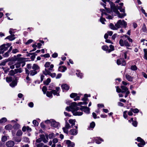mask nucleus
<instances>
[{"instance_id":"obj_26","label":"nucleus","mask_w":147,"mask_h":147,"mask_svg":"<svg viewBox=\"0 0 147 147\" xmlns=\"http://www.w3.org/2000/svg\"><path fill=\"white\" fill-rule=\"evenodd\" d=\"M125 77L127 80L129 81H132L133 78L129 75L127 74L125 75Z\"/></svg>"},{"instance_id":"obj_42","label":"nucleus","mask_w":147,"mask_h":147,"mask_svg":"<svg viewBox=\"0 0 147 147\" xmlns=\"http://www.w3.org/2000/svg\"><path fill=\"white\" fill-rule=\"evenodd\" d=\"M42 91L43 92L44 94H46L47 90V87L46 86H43L42 87Z\"/></svg>"},{"instance_id":"obj_16","label":"nucleus","mask_w":147,"mask_h":147,"mask_svg":"<svg viewBox=\"0 0 147 147\" xmlns=\"http://www.w3.org/2000/svg\"><path fill=\"white\" fill-rule=\"evenodd\" d=\"M15 144L14 141L10 140L7 142L6 143V145L8 147H12Z\"/></svg>"},{"instance_id":"obj_52","label":"nucleus","mask_w":147,"mask_h":147,"mask_svg":"<svg viewBox=\"0 0 147 147\" xmlns=\"http://www.w3.org/2000/svg\"><path fill=\"white\" fill-rule=\"evenodd\" d=\"M32 66L31 64H28L27 65V68L26 69H27L29 70H30L31 69V68H32Z\"/></svg>"},{"instance_id":"obj_56","label":"nucleus","mask_w":147,"mask_h":147,"mask_svg":"<svg viewBox=\"0 0 147 147\" xmlns=\"http://www.w3.org/2000/svg\"><path fill=\"white\" fill-rule=\"evenodd\" d=\"M3 70L4 71L5 73H7L8 71H9L10 70V69L9 68H5V67H3Z\"/></svg>"},{"instance_id":"obj_60","label":"nucleus","mask_w":147,"mask_h":147,"mask_svg":"<svg viewBox=\"0 0 147 147\" xmlns=\"http://www.w3.org/2000/svg\"><path fill=\"white\" fill-rule=\"evenodd\" d=\"M2 141V142H5L7 140V137L5 136H3L1 139Z\"/></svg>"},{"instance_id":"obj_33","label":"nucleus","mask_w":147,"mask_h":147,"mask_svg":"<svg viewBox=\"0 0 147 147\" xmlns=\"http://www.w3.org/2000/svg\"><path fill=\"white\" fill-rule=\"evenodd\" d=\"M110 49L108 50V53H109L112 51L114 50V48L113 46L112 45H110L109 46Z\"/></svg>"},{"instance_id":"obj_14","label":"nucleus","mask_w":147,"mask_h":147,"mask_svg":"<svg viewBox=\"0 0 147 147\" xmlns=\"http://www.w3.org/2000/svg\"><path fill=\"white\" fill-rule=\"evenodd\" d=\"M65 142L68 147H74L75 146V144L74 142H71L69 140H67Z\"/></svg>"},{"instance_id":"obj_54","label":"nucleus","mask_w":147,"mask_h":147,"mask_svg":"<svg viewBox=\"0 0 147 147\" xmlns=\"http://www.w3.org/2000/svg\"><path fill=\"white\" fill-rule=\"evenodd\" d=\"M100 21L102 24H105L104 22L106 21V20L104 18H101L100 19Z\"/></svg>"},{"instance_id":"obj_32","label":"nucleus","mask_w":147,"mask_h":147,"mask_svg":"<svg viewBox=\"0 0 147 147\" xmlns=\"http://www.w3.org/2000/svg\"><path fill=\"white\" fill-rule=\"evenodd\" d=\"M77 71L78 72L76 73V74L77 76L78 77H79L80 78H82L83 76L82 74L81 73H80V72L79 71V70H77Z\"/></svg>"},{"instance_id":"obj_12","label":"nucleus","mask_w":147,"mask_h":147,"mask_svg":"<svg viewBox=\"0 0 147 147\" xmlns=\"http://www.w3.org/2000/svg\"><path fill=\"white\" fill-rule=\"evenodd\" d=\"M60 88L59 87H57L55 90H51L52 94L54 95H56L57 96L59 95V92Z\"/></svg>"},{"instance_id":"obj_8","label":"nucleus","mask_w":147,"mask_h":147,"mask_svg":"<svg viewBox=\"0 0 147 147\" xmlns=\"http://www.w3.org/2000/svg\"><path fill=\"white\" fill-rule=\"evenodd\" d=\"M26 74H28V75H30V76H33L35 75L36 74L38 73V71H35L34 70H31L29 71L27 69H25Z\"/></svg>"},{"instance_id":"obj_46","label":"nucleus","mask_w":147,"mask_h":147,"mask_svg":"<svg viewBox=\"0 0 147 147\" xmlns=\"http://www.w3.org/2000/svg\"><path fill=\"white\" fill-rule=\"evenodd\" d=\"M131 109L134 113H137L139 112V110L137 109Z\"/></svg>"},{"instance_id":"obj_40","label":"nucleus","mask_w":147,"mask_h":147,"mask_svg":"<svg viewBox=\"0 0 147 147\" xmlns=\"http://www.w3.org/2000/svg\"><path fill=\"white\" fill-rule=\"evenodd\" d=\"M7 120L6 118L5 117H3L1 119H0V123H1L5 122L7 121Z\"/></svg>"},{"instance_id":"obj_59","label":"nucleus","mask_w":147,"mask_h":147,"mask_svg":"<svg viewBox=\"0 0 147 147\" xmlns=\"http://www.w3.org/2000/svg\"><path fill=\"white\" fill-rule=\"evenodd\" d=\"M127 111H125L123 113V116L125 119H126L127 117Z\"/></svg>"},{"instance_id":"obj_17","label":"nucleus","mask_w":147,"mask_h":147,"mask_svg":"<svg viewBox=\"0 0 147 147\" xmlns=\"http://www.w3.org/2000/svg\"><path fill=\"white\" fill-rule=\"evenodd\" d=\"M32 69L34 70L35 71H38V72L39 71L40 67L39 66L36 64H33L32 67Z\"/></svg>"},{"instance_id":"obj_21","label":"nucleus","mask_w":147,"mask_h":147,"mask_svg":"<svg viewBox=\"0 0 147 147\" xmlns=\"http://www.w3.org/2000/svg\"><path fill=\"white\" fill-rule=\"evenodd\" d=\"M69 122L71 124V127H72L75 125L76 120L75 119H71L69 120Z\"/></svg>"},{"instance_id":"obj_7","label":"nucleus","mask_w":147,"mask_h":147,"mask_svg":"<svg viewBox=\"0 0 147 147\" xmlns=\"http://www.w3.org/2000/svg\"><path fill=\"white\" fill-rule=\"evenodd\" d=\"M121 93H125V97L126 98L128 94H130V92L128 90V88L126 86H121Z\"/></svg>"},{"instance_id":"obj_1","label":"nucleus","mask_w":147,"mask_h":147,"mask_svg":"<svg viewBox=\"0 0 147 147\" xmlns=\"http://www.w3.org/2000/svg\"><path fill=\"white\" fill-rule=\"evenodd\" d=\"M77 103L76 102H72L70 107L71 109L73 115L75 116L81 115L83 114L82 112L78 111L79 110V108L77 107Z\"/></svg>"},{"instance_id":"obj_6","label":"nucleus","mask_w":147,"mask_h":147,"mask_svg":"<svg viewBox=\"0 0 147 147\" xmlns=\"http://www.w3.org/2000/svg\"><path fill=\"white\" fill-rule=\"evenodd\" d=\"M9 43L3 44L0 46V54H3L5 51H7L10 46Z\"/></svg>"},{"instance_id":"obj_11","label":"nucleus","mask_w":147,"mask_h":147,"mask_svg":"<svg viewBox=\"0 0 147 147\" xmlns=\"http://www.w3.org/2000/svg\"><path fill=\"white\" fill-rule=\"evenodd\" d=\"M109 3L112 8V10L117 14L119 13V12L118 10V9H117L114 6V4L111 2H110Z\"/></svg>"},{"instance_id":"obj_50","label":"nucleus","mask_w":147,"mask_h":147,"mask_svg":"<svg viewBox=\"0 0 147 147\" xmlns=\"http://www.w3.org/2000/svg\"><path fill=\"white\" fill-rule=\"evenodd\" d=\"M10 52L8 51L6 52L4 55L3 56L4 57H7L9 56V53Z\"/></svg>"},{"instance_id":"obj_43","label":"nucleus","mask_w":147,"mask_h":147,"mask_svg":"<svg viewBox=\"0 0 147 147\" xmlns=\"http://www.w3.org/2000/svg\"><path fill=\"white\" fill-rule=\"evenodd\" d=\"M13 127L15 129H18L20 127V125L18 123L15 124L13 125Z\"/></svg>"},{"instance_id":"obj_4","label":"nucleus","mask_w":147,"mask_h":147,"mask_svg":"<svg viewBox=\"0 0 147 147\" xmlns=\"http://www.w3.org/2000/svg\"><path fill=\"white\" fill-rule=\"evenodd\" d=\"M45 122L46 123H51V125L55 128L58 127L60 125L59 122H56L53 119L46 120Z\"/></svg>"},{"instance_id":"obj_39","label":"nucleus","mask_w":147,"mask_h":147,"mask_svg":"<svg viewBox=\"0 0 147 147\" xmlns=\"http://www.w3.org/2000/svg\"><path fill=\"white\" fill-rule=\"evenodd\" d=\"M22 132L21 130H18L17 132L16 135L17 136H21L22 134Z\"/></svg>"},{"instance_id":"obj_38","label":"nucleus","mask_w":147,"mask_h":147,"mask_svg":"<svg viewBox=\"0 0 147 147\" xmlns=\"http://www.w3.org/2000/svg\"><path fill=\"white\" fill-rule=\"evenodd\" d=\"M51 79L50 78H48L47 79L46 81L44 82V84L47 85L51 82Z\"/></svg>"},{"instance_id":"obj_48","label":"nucleus","mask_w":147,"mask_h":147,"mask_svg":"<svg viewBox=\"0 0 147 147\" xmlns=\"http://www.w3.org/2000/svg\"><path fill=\"white\" fill-rule=\"evenodd\" d=\"M144 57L145 59L147 60V50L146 49H144Z\"/></svg>"},{"instance_id":"obj_28","label":"nucleus","mask_w":147,"mask_h":147,"mask_svg":"<svg viewBox=\"0 0 147 147\" xmlns=\"http://www.w3.org/2000/svg\"><path fill=\"white\" fill-rule=\"evenodd\" d=\"M47 96L50 98H52L53 97L52 93V91L50 92L47 91L46 93Z\"/></svg>"},{"instance_id":"obj_53","label":"nucleus","mask_w":147,"mask_h":147,"mask_svg":"<svg viewBox=\"0 0 147 147\" xmlns=\"http://www.w3.org/2000/svg\"><path fill=\"white\" fill-rule=\"evenodd\" d=\"M131 69L132 70H136L137 69V68L135 65H132L131 67Z\"/></svg>"},{"instance_id":"obj_36","label":"nucleus","mask_w":147,"mask_h":147,"mask_svg":"<svg viewBox=\"0 0 147 147\" xmlns=\"http://www.w3.org/2000/svg\"><path fill=\"white\" fill-rule=\"evenodd\" d=\"M117 9L119 10L120 12H125V9L124 7H118Z\"/></svg>"},{"instance_id":"obj_58","label":"nucleus","mask_w":147,"mask_h":147,"mask_svg":"<svg viewBox=\"0 0 147 147\" xmlns=\"http://www.w3.org/2000/svg\"><path fill=\"white\" fill-rule=\"evenodd\" d=\"M138 123L136 121H132V124L135 127H136Z\"/></svg>"},{"instance_id":"obj_62","label":"nucleus","mask_w":147,"mask_h":147,"mask_svg":"<svg viewBox=\"0 0 147 147\" xmlns=\"http://www.w3.org/2000/svg\"><path fill=\"white\" fill-rule=\"evenodd\" d=\"M87 104V103L86 102H79L78 104V106H80L81 105H86Z\"/></svg>"},{"instance_id":"obj_61","label":"nucleus","mask_w":147,"mask_h":147,"mask_svg":"<svg viewBox=\"0 0 147 147\" xmlns=\"http://www.w3.org/2000/svg\"><path fill=\"white\" fill-rule=\"evenodd\" d=\"M29 75H28V74H27V76L26 78V82L27 83H30V79L29 77Z\"/></svg>"},{"instance_id":"obj_3","label":"nucleus","mask_w":147,"mask_h":147,"mask_svg":"<svg viewBox=\"0 0 147 147\" xmlns=\"http://www.w3.org/2000/svg\"><path fill=\"white\" fill-rule=\"evenodd\" d=\"M123 39H121L119 40V44L120 45L121 47L125 46L127 47V49H128L127 47L130 46V44L129 43L125 37H123Z\"/></svg>"},{"instance_id":"obj_25","label":"nucleus","mask_w":147,"mask_h":147,"mask_svg":"<svg viewBox=\"0 0 147 147\" xmlns=\"http://www.w3.org/2000/svg\"><path fill=\"white\" fill-rule=\"evenodd\" d=\"M13 128V126L9 124L6 125L5 127V129H6L9 130V131L11 130Z\"/></svg>"},{"instance_id":"obj_27","label":"nucleus","mask_w":147,"mask_h":147,"mask_svg":"<svg viewBox=\"0 0 147 147\" xmlns=\"http://www.w3.org/2000/svg\"><path fill=\"white\" fill-rule=\"evenodd\" d=\"M109 27L110 28L114 30H117L118 29L117 27L115 26L112 23H111L110 24Z\"/></svg>"},{"instance_id":"obj_29","label":"nucleus","mask_w":147,"mask_h":147,"mask_svg":"<svg viewBox=\"0 0 147 147\" xmlns=\"http://www.w3.org/2000/svg\"><path fill=\"white\" fill-rule=\"evenodd\" d=\"M17 85V83L16 80L12 81L10 84V86L12 87H13Z\"/></svg>"},{"instance_id":"obj_10","label":"nucleus","mask_w":147,"mask_h":147,"mask_svg":"<svg viewBox=\"0 0 147 147\" xmlns=\"http://www.w3.org/2000/svg\"><path fill=\"white\" fill-rule=\"evenodd\" d=\"M71 127V126L69 124L68 122H66L65 127L62 128L63 132L67 134L68 133V129L70 128Z\"/></svg>"},{"instance_id":"obj_49","label":"nucleus","mask_w":147,"mask_h":147,"mask_svg":"<svg viewBox=\"0 0 147 147\" xmlns=\"http://www.w3.org/2000/svg\"><path fill=\"white\" fill-rule=\"evenodd\" d=\"M122 61V59H117V63L118 65H120L121 64V62Z\"/></svg>"},{"instance_id":"obj_41","label":"nucleus","mask_w":147,"mask_h":147,"mask_svg":"<svg viewBox=\"0 0 147 147\" xmlns=\"http://www.w3.org/2000/svg\"><path fill=\"white\" fill-rule=\"evenodd\" d=\"M117 15H118V16L119 18H121L123 17L124 16H125L126 15V14L125 13H119L118 14H117Z\"/></svg>"},{"instance_id":"obj_31","label":"nucleus","mask_w":147,"mask_h":147,"mask_svg":"<svg viewBox=\"0 0 147 147\" xmlns=\"http://www.w3.org/2000/svg\"><path fill=\"white\" fill-rule=\"evenodd\" d=\"M8 61V60L7 59H5L3 61L0 63V66H4L5 65L6 63Z\"/></svg>"},{"instance_id":"obj_30","label":"nucleus","mask_w":147,"mask_h":147,"mask_svg":"<svg viewBox=\"0 0 147 147\" xmlns=\"http://www.w3.org/2000/svg\"><path fill=\"white\" fill-rule=\"evenodd\" d=\"M13 140L17 142H20L21 141V139L20 138L15 137L13 138Z\"/></svg>"},{"instance_id":"obj_37","label":"nucleus","mask_w":147,"mask_h":147,"mask_svg":"<svg viewBox=\"0 0 147 147\" xmlns=\"http://www.w3.org/2000/svg\"><path fill=\"white\" fill-rule=\"evenodd\" d=\"M102 49L105 51H107V52L108 53V50L109 49V47L106 45L103 46L102 47Z\"/></svg>"},{"instance_id":"obj_47","label":"nucleus","mask_w":147,"mask_h":147,"mask_svg":"<svg viewBox=\"0 0 147 147\" xmlns=\"http://www.w3.org/2000/svg\"><path fill=\"white\" fill-rule=\"evenodd\" d=\"M116 91L118 93L121 92L122 90L121 88H120L118 86L116 87Z\"/></svg>"},{"instance_id":"obj_15","label":"nucleus","mask_w":147,"mask_h":147,"mask_svg":"<svg viewBox=\"0 0 147 147\" xmlns=\"http://www.w3.org/2000/svg\"><path fill=\"white\" fill-rule=\"evenodd\" d=\"M69 134L72 135H76L78 134V130L76 129H72L69 131Z\"/></svg>"},{"instance_id":"obj_13","label":"nucleus","mask_w":147,"mask_h":147,"mask_svg":"<svg viewBox=\"0 0 147 147\" xmlns=\"http://www.w3.org/2000/svg\"><path fill=\"white\" fill-rule=\"evenodd\" d=\"M80 109L81 110L84 111L86 113L89 114L90 113V109L87 107L81 106Z\"/></svg>"},{"instance_id":"obj_19","label":"nucleus","mask_w":147,"mask_h":147,"mask_svg":"<svg viewBox=\"0 0 147 147\" xmlns=\"http://www.w3.org/2000/svg\"><path fill=\"white\" fill-rule=\"evenodd\" d=\"M63 90H67L69 89V86L67 84H63L61 86Z\"/></svg>"},{"instance_id":"obj_64","label":"nucleus","mask_w":147,"mask_h":147,"mask_svg":"<svg viewBox=\"0 0 147 147\" xmlns=\"http://www.w3.org/2000/svg\"><path fill=\"white\" fill-rule=\"evenodd\" d=\"M18 52L19 51L18 50V49H15L12 50V52L13 53H18Z\"/></svg>"},{"instance_id":"obj_55","label":"nucleus","mask_w":147,"mask_h":147,"mask_svg":"<svg viewBox=\"0 0 147 147\" xmlns=\"http://www.w3.org/2000/svg\"><path fill=\"white\" fill-rule=\"evenodd\" d=\"M88 97V95L87 94H84V97L82 99V100L83 101H86V100L88 98L87 97Z\"/></svg>"},{"instance_id":"obj_5","label":"nucleus","mask_w":147,"mask_h":147,"mask_svg":"<svg viewBox=\"0 0 147 147\" xmlns=\"http://www.w3.org/2000/svg\"><path fill=\"white\" fill-rule=\"evenodd\" d=\"M115 25L118 28H119L121 27L125 28L127 26V23L124 20H119L115 24Z\"/></svg>"},{"instance_id":"obj_18","label":"nucleus","mask_w":147,"mask_h":147,"mask_svg":"<svg viewBox=\"0 0 147 147\" xmlns=\"http://www.w3.org/2000/svg\"><path fill=\"white\" fill-rule=\"evenodd\" d=\"M14 36L15 35L14 34L11 35L7 36L5 39H8L12 41L15 39V38Z\"/></svg>"},{"instance_id":"obj_45","label":"nucleus","mask_w":147,"mask_h":147,"mask_svg":"<svg viewBox=\"0 0 147 147\" xmlns=\"http://www.w3.org/2000/svg\"><path fill=\"white\" fill-rule=\"evenodd\" d=\"M51 71H50L49 72L50 73L47 74V75H50V76H51L52 78H54V77H55L56 76L55 73H51Z\"/></svg>"},{"instance_id":"obj_57","label":"nucleus","mask_w":147,"mask_h":147,"mask_svg":"<svg viewBox=\"0 0 147 147\" xmlns=\"http://www.w3.org/2000/svg\"><path fill=\"white\" fill-rule=\"evenodd\" d=\"M32 122H33V124L35 126H37L38 124V122L36 120H34Z\"/></svg>"},{"instance_id":"obj_20","label":"nucleus","mask_w":147,"mask_h":147,"mask_svg":"<svg viewBox=\"0 0 147 147\" xmlns=\"http://www.w3.org/2000/svg\"><path fill=\"white\" fill-rule=\"evenodd\" d=\"M94 140L98 144H100L101 142L103 141V140L100 137L95 138Z\"/></svg>"},{"instance_id":"obj_35","label":"nucleus","mask_w":147,"mask_h":147,"mask_svg":"<svg viewBox=\"0 0 147 147\" xmlns=\"http://www.w3.org/2000/svg\"><path fill=\"white\" fill-rule=\"evenodd\" d=\"M14 71H15V72H16L15 73H16V74H17L18 73H21L22 71V69L21 68L15 69H14Z\"/></svg>"},{"instance_id":"obj_2","label":"nucleus","mask_w":147,"mask_h":147,"mask_svg":"<svg viewBox=\"0 0 147 147\" xmlns=\"http://www.w3.org/2000/svg\"><path fill=\"white\" fill-rule=\"evenodd\" d=\"M44 66L45 68V70L43 71V73L45 75H47V74L50 73V71H53L54 69V65L53 64H51V63L49 62H46L44 65Z\"/></svg>"},{"instance_id":"obj_63","label":"nucleus","mask_w":147,"mask_h":147,"mask_svg":"<svg viewBox=\"0 0 147 147\" xmlns=\"http://www.w3.org/2000/svg\"><path fill=\"white\" fill-rule=\"evenodd\" d=\"M44 144L42 143H41L37 144L36 145V147H43Z\"/></svg>"},{"instance_id":"obj_22","label":"nucleus","mask_w":147,"mask_h":147,"mask_svg":"<svg viewBox=\"0 0 147 147\" xmlns=\"http://www.w3.org/2000/svg\"><path fill=\"white\" fill-rule=\"evenodd\" d=\"M95 125V123L94 122H92L90 123V125L88 127V129L90 130L91 129L92 130L94 127Z\"/></svg>"},{"instance_id":"obj_34","label":"nucleus","mask_w":147,"mask_h":147,"mask_svg":"<svg viewBox=\"0 0 147 147\" xmlns=\"http://www.w3.org/2000/svg\"><path fill=\"white\" fill-rule=\"evenodd\" d=\"M142 31L144 32H146L147 31V29L146 25L145 24H144L143 25L142 28Z\"/></svg>"},{"instance_id":"obj_24","label":"nucleus","mask_w":147,"mask_h":147,"mask_svg":"<svg viewBox=\"0 0 147 147\" xmlns=\"http://www.w3.org/2000/svg\"><path fill=\"white\" fill-rule=\"evenodd\" d=\"M123 37H125L129 41V42L132 43V40L131 38L129 36L127 35H123L121 37V38H123Z\"/></svg>"},{"instance_id":"obj_23","label":"nucleus","mask_w":147,"mask_h":147,"mask_svg":"<svg viewBox=\"0 0 147 147\" xmlns=\"http://www.w3.org/2000/svg\"><path fill=\"white\" fill-rule=\"evenodd\" d=\"M66 69V67L64 66L59 67L58 68L59 71L62 72H64Z\"/></svg>"},{"instance_id":"obj_44","label":"nucleus","mask_w":147,"mask_h":147,"mask_svg":"<svg viewBox=\"0 0 147 147\" xmlns=\"http://www.w3.org/2000/svg\"><path fill=\"white\" fill-rule=\"evenodd\" d=\"M78 95L76 93H72L70 95V97L71 98H74L76 96Z\"/></svg>"},{"instance_id":"obj_9","label":"nucleus","mask_w":147,"mask_h":147,"mask_svg":"<svg viewBox=\"0 0 147 147\" xmlns=\"http://www.w3.org/2000/svg\"><path fill=\"white\" fill-rule=\"evenodd\" d=\"M137 140L138 142H140L138 144V146L139 147H143L145 144V142L140 137H138Z\"/></svg>"},{"instance_id":"obj_51","label":"nucleus","mask_w":147,"mask_h":147,"mask_svg":"<svg viewBox=\"0 0 147 147\" xmlns=\"http://www.w3.org/2000/svg\"><path fill=\"white\" fill-rule=\"evenodd\" d=\"M15 73L16 72L14 70H11L9 72V74L10 75L13 76L16 74Z\"/></svg>"}]
</instances>
